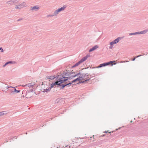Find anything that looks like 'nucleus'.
Wrapping results in <instances>:
<instances>
[{"mask_svg":"<svg viewBox=\"0 0 148 148\" xmlns=\"http://www.w3.org/2000/svg\"><path fill=\"white\" fill-rule=\"evenodd\" d=\"M26 5L25 3L23 2L21 4L16 5L15 8L16 9L21 8L25 7Z\"/></svg>","mask_w":148,"mask_h":148,"instance_id":"10","label":"nucleus"},{"mask_svg":"<svg viewBox=\"0 0 148 148\" xmlns=\"http://www.w3.org/2000/svg\"><path fill=\"white\" fill-rule=\"evenodd\" d=\"M13 88V87H12L11 86H10V87L7 86L6 88V89H5V90H7V91H8V90L9 89V88Z\"/></svg>","mask_w":148,"mask_h":148,"instance_id":"22","label":"nucleus"},{"mask_svg":"<svg viewBox=\"0 0 148 148\" xmlns=\"http://www.w3.org/2000/svg\"><path fill=\"white\" fill-rule=\"evenodd\" d=\"M10 91H12V92H13V91H12L11 90V89L10 88H9V89Z\"/></svg>","mask_w":148,"mask_h":148,"instance_id":"28","label":"nucleus"},{"mask_svg":"<svg viewBox=\"0 0 148 148\" xmlns=\"http://www.w3.org/2000/svg\"><path fill=\"white\" fill-rule=\"evenodd\" d=\"M46 77L47 79H49L51 80L53 79L56 77L53 76H47Z\"/></svg>","mask_w":148,"mask_h":148,"instance_id":"15","label":"nucleus"},{"mask_svg":"<svg viewBox=\"0 0 148 148\" xmlns=\"http://www.w3.org/2000/svg\"><path fill=\"white\" fill-rule=\"evenodd\" d=\"M77 65H74L73 66H72L73 67H75L76 66H77Z\"/></svg>","mask_w":148,"mask_h":148,"instance_id":"29","label":"nucleus"},{"mask_svg":"<svg viewBox=\"0 0 148 148\" xmlns=\"http://www.w3.org/2000/svg\"><path fill=\"white\" fill-rule=\"evenodd\" d=\"M118 130V129H117L116 130Z\"/></svg>","mask_w":148,"mask_h":148,"instance_id":"34","label":"nucleus"},{"mask_svg":"<svg viewBox=\"0 0 148 148\" xmlns=\"http://www.w3.org/2000/svg\"><path fill=\"white\" fill-rule=\"evenodd\" d=\"M119 40V38H117L115 40L110 43V48L112 49L113 46V45L114 44H115L117 43Z\"/></svg>","mask_w":148,"mask_h":148,"instance_id":"6","label":"nucleus"},{"mask_svg":"<svg viewBox=\"0 0 148 148\" xmlns=\"http://www.w3.org/2000/svg\"><path fill=\"white\" fill-rule=\"evenodd\" d=\"M59 81H57L55 82L54 83L51 84V88H52L54 87H58L59 86L62 87V83L64 82L67 81V79H64V80L59 79Z\"/></svg>","mask_w":148,"mask_h":148,"instance_id":"1","label":"nucleus"},{"mask_svg":"<svg viewBox=\"0 0 148 148\" xmlns=\"http://www.w3.org/2000/svg\"><path fill=\"white\" fill-rule=\"evenodd\" d=\"M90 79V78L88 79L85 80H84L83 81H81L80 82H79V83H86L87 81H89Z\"/></svg>","mask_w":148,"mask_h":148,"instance_id":"20","label":"nucleus"},{"mask_svg":"<svg viewBox=\"0 0 148 148\" xmlns=\"http://www.w3.org/2000/svg\"><path fill=\"white\" fill-rule=\"evenodd\" d=\"M137 34V32L136 33H131V34H130V35H134V34Z\"/></svg>","mask_w":148,"mask_h":148,"instance_id":"26","label":"nucleus"},{"mask_svg":"<svg viewBox=\"0 0 148 148\" xmlns=\"http://www.w3.org/2000/svg\"><path fill=\"white\" fill-rule=\"evenodd\" d=\"M89 55H87L86 56L83 58L80 61L76 64L75 65H79L82 62L85 61L89 57Z\"/></svg>","mask_w":148,"mask_h":148,"instance_id":"8","label":"nucleus"},{"mask_svg":"<svg viewBox=\"0 0 148 148\" xmlns=\"http://www.w3.org/2000/svg\"><path fill=\"white\" fill-rule=\"evenodd\" d=\"M68 146H66L65 147H68Z\"/></svg>","mask_w":148,"mask_h":148,"instance_id":"33","label":"nucleus"},{"mask_svg":"<svg viewBox=\"0 0 148 148\" xmlns=\"http://www.w3.org/2000/svg\"><path fill=\"white\" fill-rule=\"evenodd\" d=\"M120 128H120V127H119V129H120Z\"/></svg>","mask_w":148,"mask_h":148,"instance_id":"35","label":"nucleus"},{"mask_svg":"<svg viewBox=\"0 0 148 148\" xmlns=\"http://www.w3.org/2000/svg\"><path fill=\"white\" fill-rule=\"evenodd\" d=\"M64 73V74L63 75L62 74L58 75L57 77V78L61 80H64V79H69L70 72H67L66 73H65V74Z\"/></svg>","mask_w":148,"mask_h":148,"instance_id":"4","label":"nucleus"},{"mask_svg":"<svg viewBox=\"0 0 148 148\" xmlns=\"http://www.w3.org/2000/svg\"><path fill=\"white\" fill-rule=\"evenodd\" d=\"M80 74V73H79L77 74H75V72H71L70 73L69 79H71L73 77H75L79 75Z\"/></svg>","mask_w":148,"mask_h":148,"instance_id":"9","label":"nucleus"},{"mask_svg":"<svg viewBox=\"0 0 148 148\" xmlns=\"http://www.w3.org/2000/svg\"><path fill=\"white\" fill-rule=\"evenodd\" d=\"M113 132L114 131H112V132H109L108 131H106L105 132V133H111V132Z\"/></svg>","mask_w":148,"mask_h":148,"instance_id":"23","label":"nucleus"},{"mask_svg":"<svg viewBox=\"0 0 148 148\" xmlns=\"http://www.w3.org/2000/svg\"><path fill=\"white\" fill-rule=\"evenodd\" d=\"M79 75V76L78 77L74 79L72 81V83H74L77 81H80L82 80L85 79L86 78V77L88 76V75L87 73L81 74L80 73Z\"/></svg>","mask_w":148,"mask_h":148,"instance_id":"3","label":"nucleus"},{"mask_svg":"<svg viewBox=\"0 0 148 148\" xmlns=\"http://www.w3.org/2000/svg\"><path fill=\"white\" fill-rule=\"evenodd\" d=\"M31 92L27 91V92L26 91L23 90L22 92V95L21 97V99L25 97L26 98H30L32 97L33 95V92L32 90H31Z\"/></svg>","mask_w":148,"mask_h":148,"instance_id":"2","label":"nucleus"},{"mask_svg":"<svg viewBox=\"0 0 148 148\" xmlns=\"http://www.w3.org/2000/svg\"><path fill=\"white\" fill-rule=\"evenodd\" d=\"M7 114V113L6 111H2L0 112V116H2L4 114Z\"/></svg>","mask_w":148,"mask_h":148,"instance_id":"19","label":"nucleus"},{"mask_svg":"<svg viewBox=\"0 0 148 148\" xmlns=\"http://www.w3.org/2000/svg\"><path fill=\"white\" fill-rule=\"evenodd\" d=\"M51 87H49V88L48 89H44L43 92H48L50 91V90L51 89Z\"/></svg>","mask_w":148,"mask_h":148,"instance_id":"18","label":"nucleus"},{"mask_svg":"<svg viewBox=\"0 0 148 148\" xmlns=\"http://www.w3.org/2000/svg\"><path fill=\"white\" fill-rule=\"evenodd\" d=\"M130 122H131V123H132V121H130Z\"/></svg>","mask_w":148,"mask_h":148,"instance_id":"32","label":"nucleus"},{"mask_svg":"<svg viewBox=\"0 0 148 148\" xmlns=\"http://www.w3.org/2000/svg\"><path fill=\"white\" fill-rule=\"evenodd\" d=\"M13 88H14V91L13 92H20V90H16V89H15V88L14 87Z\"/></svg>","mask_w":148,"mask_h":148,"instance_id":"21","label":"nucleus"},{"mask_svg":"<svg viewBox=\"0 0 148 148\" xmlns=\"http://www.w3.org/2000/svg\"><path fill=\"white\" fill-rule=\"evenodd\" d=\"M148 32V30H145L142 32H137V34H145Z\"/></svg>","mask_w":148,"mask_h":148,"instance_id":"16","label":"nucleus"},{"mask_svg":"<svg viewBox=\"0 0 148 148\" xmlns=\"http://www.w3.org/2000/svg\"><path fill=\"white\" fill-rule=\"evenodd\" d=\"M0 50H1V51L2 52H3V50L2 48H0Z\"/></svg>","mask_w":148,"mask_h":148,"instance_id":"27","label":"nucleus"},{"mask_svg":"<svg viewBox=\"0 0 148 148\" xmlns=\"http://www.w3.org/2000/svg\"><path fill=\"white\" fill-rule=\"evenodd\" d=\"M98 48V47L97 45H96L94 47H93L92 48L90 49L89 50V52H90L94 50H95L96 49Z\"/></svg>","mask_w":148,"mask_h":148,"instance_id":"14","label":"nucleus"},{"mask_svg":"<svg viewBox=\"0 0 148 148\" xmlns=\"http://www.w3.org/2000/svg\"><path fill=\"white\" fill-rule=\"evenodd\" d=\"M118 63L117 61H111L102 64L101 65H115Z\"/></svg>","mask_w":148,"mask_h":148,"instance_id":"7","label":"nucleus"},{"mask_svg":"<svg viewBox=\"0 0 148 148\" xmlns=\"http://www.w3.org/2000/svg\"><path fill=\"white\" fill-rule=\"evenodd\" d=\"M35 84L34 83L28 84L25 85H22V86L23 87L27 86L29 88H33V86Z\"/></svg>","mask_w":148,"mask_h":148,"instance_id":"13","label":"nucleus"},{"mask_svg":"<svg viewBox=\"0 0 148 148\" xmlns=\"http://www.w3.org/2000/svg\"><path fill=\"white\" fill-rule=\"evenodd\" d=\"M73 83H72V82H70L68 84H66V83H65L64 84H62V87H61L60 88V89H63V88H64L65 86H70L71 84Z\"/></svg>","mask_w":148,"mask_h":148,"instance_id":"12","label":"nucleus"},{"mask_svg":"<svg viewBox=\"0 0 148 148\" xmlns=\"http://www.w3.org/2000/svg\"><path fill=\"white\" fill-rule=\"evenodd\" d=\"M106 66V65H100L99 66L97 67V68H101V67H102V66Z\"/></svg>","mask_w":148,"mask_h":148,"instance_id":"25","label":"nucleus"},{"mask_svg":"<svg viewBox=\"0 0 148 148\" xmlns=\"http://www.w3.org/2000/svg\"><path fill=\"white\" fill-rule=\"evenodd\" d=\"M40 8V7L38 5H35L30 8V10L32 11H37Z\"/></svg>","mask_w":148,"mask_h":148,"instance_id":"11","label":"nucleus"},{"mask_svg":"<svg viewBox=\"0 0 148 148\" xmlns=\"http://www.w3.org/2000/svg\"><path fill=\"white\" fill-rule=\"evenodd\" d=\"M66 6L65 5L63 6L61 8L55 10L53 14V15H49V16H56L60 12L64 10L65 8H66Z\"/></svg>","mask_w":148,"mask_h":148,"instance_id":"5","label":"nucleus"},{"mask_svg":"<svg viewBox=\"0 0 148 148\" xmlns=\"http://www.w3.org/2000/svg\"><path fill=\"white\" fill-rule=\"evenodd\" d=\"M140 56L139 55V56H136V57H135L133 59H132V60H133V61L134 60H135V59L136 58H137L139 57V56Z\"/></svg>","mask_w":148,"mask_h":148,"instance_id":"24","label":"nucleus"},{"mask_svg":"<svg viewBox=\"0 0 148 148\" xmlns=\"http://www.w3.org/2000/svg\"><path fill=\"white\" fill-rule=\"evenodd\" d=\"M6 65H3V67H5Z\"/></svg>","mask_w":148,"mask_h":148,"instance_id":"31","label":"nucleus"},{"mask_svg":"<svg viewBox=\"0 0 148 148\" xmlns=\"http://www.w3.org/2000/svg\"><path fill=\"white\" fill-rule=\"evenodd\" d=\"M58 76V75L56 77H56L57 78V77ZM58 79V78H56V79Z\"/></svg>","mask_w":148,"mask_h":148,"instance_id":"30","label":"nucleus"},{"mask_svg":"<svg viewBox=\"0 0 148 148\" xmlns=\"http://www.w3.org/2000/svg\"><path fill=\"white\" fill-rule=\"evenodd\" d=\"M16 64V62L14 61H11L9 62H8L6 63L5 65H7L8 64Z\"/></svg>","mask_w":148,"mask_h":148,"instance_id":"17","label":"nucleus"}]
</instances>
